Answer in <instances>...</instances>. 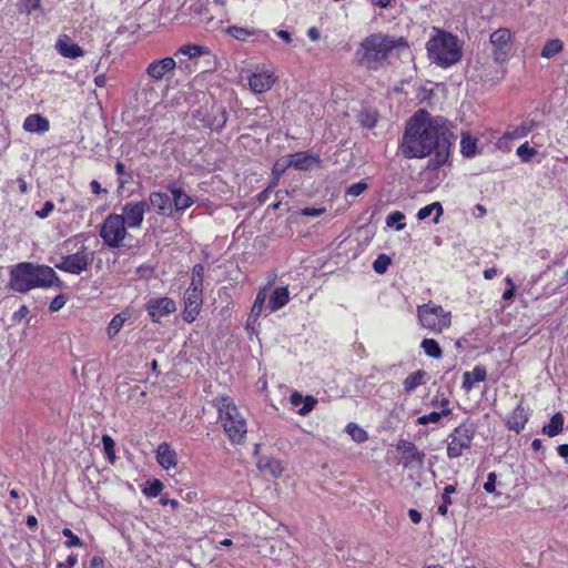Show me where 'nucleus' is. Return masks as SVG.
Listing matches in <instances>:
<instances>
[{
    "label": "nucleus",
    "mask_w": 568,
    "mask_h": 568,
    "mask_svg": "<svg viewBox=\"0 0 568 568\" xmlns=\"http://www.w3.org/2000/svg\"><path fill=\"white\" fill-rule=\"evenodd\" d=\"M455 140L456 136L445 118L432 115L420 109L407 121L399 151L406 159H425L434 155L427 163V169L434 171L448 161Z\"/></svg>",
    "instance_id": "nucleus-1"
},
{
    "label": "nucleus",
    "mask_w": 568,
    "mask_h": 568,
    "mask_svg": "<svg viewBox=\"0 0 568 568\" xmlns=\"http://www.w3.org/2000/svg\"><path fill=\"white\" fill-rule=\"evenodd\" d=\"M399 47H407L404 38L382 32L372 33L361 41L355 51V59L362 68L377 71L387 65L392 52Z\"/></svg>",
    "instance_id": "nucleus-2"
},
{
    "label": "nucleus",
    "mask_w": 568,
    "mask_h": 568,
    "mask_svg": "<svg viewBox=\"0 0 568 568\" xmlns=\"http://www.w3.org/2000/svg\"><path fill=\"white\" fill-rule=\"evenodd\" d=\"M9 285L16 292L27 293L37 287L59 286L60 278L50 266L22 262L10 270Z\"/></svg>",
    "instance_id": "nucleus-3"
},
{
    "label": "nucleus",
    "mask_w": 568,
    "mask_h": 568,
    "mask_svg": "<svg viewBox=\"0 0 568 568\" xmlns=\"http://www.w3.org/2000/svg\"><path fill=\"white\" fill-rule=\"evenodd\" d=\"M213 405L217 409L219 420L229 439L233 444L243 443L247 433L246 420L234 400L229 396H220L213 400Z\"/></svg>",
    "instance_id": "nucleus-4"
},
{
    "label": "nucleus",
    "mask_w": 568,
    "mask_h": 568,
    "mask_svg": "<svg viewBox=\"0 0 568 568\" xmlns=\"http://www.w3.org/2000/svg\"><path fill=\"white\" fill-rule=\"evenodd\" d=\"M434 31L426 44L429 58L443 68L457 63L462 58L457 37L436 28Z\"/></svg>",
    "instance_id": "nucleus-5"
},
{
    "label": "nucleus",
    "mask_w": 568,
    "mask_h": 568,
    "mask_svg": "<svg viewBox=\"0 0 568 568\" xmlns=\"http://www.w3.org/2000/svg\"><path fill=\"white\" fill-rule=\"evenodd\" d=\"M417 317L424 328L436 334L442 333L452 324V313L433 303L418 305Z\"/></svg>",
    "instance_id": "nucleus-6"
},
{
    "label": "nucleus",
    "mask_w": 568,
    "mask_h": 568,
    "mask_svg": "<svg viewBox=\"0 0 568 568\" xmlns=\"http://www.w3.org/2000/svg\"><path fill=\"white\" fill-rule=\"evenodd\" d=\"M99 235L109 248H120L129 235L124 219L118 213H110L102 222Z\"/></svg>",
    "instance_id": "nucleus-7"
},
{
    "label": "nucleus",
    "mask_w": 568,
    "mask_h": 568,
    "mask_svg": "<svg viewBox=\"0 0 568 568\" xmlns=\"http://www.w3.org/2000/svg\"><path fill=\"white\" fill-rule=\"evenodd\" d=\"M475 426L471 423H463L448 436L447 456L450 459L460 457L465 450L470 449L475 437Z\"/></svg>",
    "instance_id": "nucleus-8"
},
{
    "label": "nucleus",
    "mask_w": 568,
    "mask_h": 568,
    "mask_svg": "<svg viewBox=\"0 0 568 568\" xmlns=\"http://www.w3.org/2000/svg\"><path fill=\"white\" fill-rule=\"evenodd\" d=\"M94 260V252L82 245L79 251L73 254L62 255L54 266L69 274L79 275L88 271Z\"/></svg>",
    "instance_id": "nucleus-9"
},
{
    "label": "nucleus",
    "mask_w": 568,
    "mask_h": 568,
    "mask_svg": "<svg viewBox=\"0 0 568 568\" xmlns=\"http://www.w3.org/2000/svg\"><path fill=\"white\" fill-rule=\"evenodd\" d=\"M396 448L399 453L398 464L404 468L419 469L423 467L425 454L418 450L414 443L400 439Z\"/></svg>",
    "instance_id": "nucleus-10"
},
{
    "label": "nucleus",
    "mask_w": 568,
    "mask_h": 568,
    "mask_svg": "<svg viewBox=\"0 0 568 568\" xmlns=\"http://www.w3.org/2000/svg\"><path fill=\"white\" fill-rule=\"evenodd\" d=\"M148 210L149 203L146 201H131L123 205L120 216L124 219L128 229L138 230L142 226Z\"/></svg>",
    "instance_id": "nucleus-11"
},
{
    "label": "nucleus",
    "mask_w": 568,
    "mask_h": 568,
    "mask_svg": "<svg viewBox=\"0 0 568 568\" xmlns=\"http://www.w3.org/2000/svg\"><path fill=\"white\" fill-rule=\"evenodd\" d=\"M184 310H183V318L187 323H192L197 317L202 303H203V290L187 287L184 296Z\"/></svg>",
    "instance_id": "nucleus-12"
},
{
    "label": "nucleus",
    "mask_w": 568,
    "mask_h": 568,
    "mask_svg": "<svg viewBox=\"0 0 568 568\" xmlns=\"http://www.w3.org/2000/svg\"><path fill=\"white\" fill-rule=\"evenodd\" d=\"M145 310L152 322H159L176 311L175 302L170 297L151 298L145 304Z\"/></svg>",
    "instance_id": "nucleus-13"
},
{
    "label": "nucleus",
    "mask_w": 568,
    "mask_h": 568,
    "mask_svg": "<svg viewBox=\"0 0 568 568\" xmlns=\"http://www.w3.org/2000/svg\"><path fill=\"white\" fill-rule=\"evenodd\" d=\"M511 38L510 31L507 28H499L495 30L489 38L491 45L494 47V60L498 63H503L507 60L508 55V43Z\"/></svg>",
    "instance_id": "nucleus-14"
},
{
    "label": "nucleus",
    "mask_w": 568,
    "mask_h": 568,
    "mask_svg": "<svg viewBox=\"0 0 568 568\" xmlns=\"http://www.w3.org/2000/svg\"><path fill=\"white\" fill-rule=\"evenodd\" d=\"M176 67V62L171 57H165L163 59L154 60L146 67V75L152 81L162 80L165 74L172 72Z\"/></svg>",
    "instance_id": "nucleus-15"
},
{
    "label": "nucleus",
    "mask_w": 568,
    "mask_h": 568,
    "mask_svg": "<svg viewBox=\"0 0 568 568\" xmlns=\"http://www.w3.org/2000/svg\"><path fill=\"white\" fill-rule=\"evenodd\" d=\"M275 79L272 71H256L250 75L248 85L254 93H264L272 88Z\"/></svg>",
    "instance_id": "nucleus-16"
},
{
    "label": "nucleus",
    "mask_w": 568,
    "mask_h": 568,
    "mask_svg": "<svg viewBox=\"0 0 568 568\" xmlns=\"http://www.w3.org/2000/svg\"><path fill=\"white\" fill-rule=\"evenodd\" d=\"M226 110L222 105L213 104L211 111L206 113V116L201 119V123L214 131H220L226 123Z\"/></svg>",
    "instance_id": "nucleus-17"
},
{
    "label": "nucleus",
    "mask_w": 568,
    "mask_h": 568,
    "mask_svg": "<svg viewBox=\"0 0 568 568\" xmlns=\"http://www.w3.org/2000/svg\"><path fill=\"white\" fill-rule=\"evenodd\" d=\"M146 202L149 207L151 206L160 215L170 216L173 212L172 200L164 192H151Z\"/></svg>",
    "instance_id": "nucleus-18"
},
{
    "label": "nucleus",
    "mask_w": 568,
    "mask_h": 568,
    "mask_svg": "<svg viewBox=\"0 0 568 568\" xmlns=\"http://www.w3.org/2000/svg\"><path fill=\"white\" fill-rule=\"evenodd\" d=\"M58 52L69 59L80 58L84 54L83 49L73 42L68 36H62L55 43Z\"/></svg>",
    "instance_id": "nucleus-19"
},
{
    "label": "nucleus",
    "mask_w": 568,
    "mask_h": 568,
    "mask_svg": "<svg viewBox=\"0 0 568 568\" xmlns=\"http://www.w3.org/2000/svg\"><path fill=\"white\" fill-rule=\"evenodd\" d=\"M156 460L162 468L169 470L176 466V453L169 444L162 443L156 449Z\"/></svg>",
    "instance_id": "nucleus-20"
},
{
    "label": "nucleus",
    "mask_w": 568,
    "mask_h": 568,
    "mask_svg": "<svg viewBox=\"0 0 568 568\" xmlns=\"http://www.w3.org/2000/svg\"><path fill=\"white\" fill-rule=\"evenodd\" d=\"M290 403L292 406L297 408V413L301 416H305L314 409L317 404V399L313 396H303L302 394L294 392L290 396Z\"/></svg>",
    "instance_id": "nucleus-21"
},
{
    "label": "nucleus",
    "mask_w": 568,
    "mask_h": 568,
    "mask_svg": "<svg viewBox=\"0 0 568 568\" xmlns=\"http://www.w3.org/2000/svg\"><path fill=\"white\" fill-rule=\"evenodd\" d=\"M23 129L31 133H45L50 129L49 120L40 114H30L24 119Z\"/></svg>",
    "instance_id": "nucleus-22"
},
{
    "label": "nucleus",
    "mask_w": 568,
    "mask_h": 568,
    "mask_svg": "<svg viewBox=\"0 0 568 568\" xmlns=\"http://www.w3.org/2000/svg\"><path fill=\"white\" fill-rule=\"evenodd\" d=\"M320 159L317 155L311 154L308 152H297L291 155V159L287 163L290 166H294L297 170H307L313 164L318 163Z\"/></svg>",
    "instance_id": "nucleus-23"
},
{
    "label": "nucleus",
    "mask_w": 568,
    "mask_h": 568,
    "mask_svg": "<svg viewBox=\"0 0 568 568\" xmlns=\"http://www.w3.org/2000/svg\"><path fill=\"white\" fill-rule=\"evenodd\" d=\"M487 377V372L484 366H475L473 371L465 372L463 375V388L469 392L475 384L484 382Z\"/></svg>",
    "instance_id": "nucleus-24"
},
{
    "label": "nucleus",
    "mask_w": 568,
    "mask_h": 568,
    "mask_svg": "<svg viewBox=\"0 0 568 568\" xmlns=\"http://www.w3.org/2000/svg\"><path fill=\"white\" fill-rule=\"evenodd\" d=\"M290 301L287 287H277L268 298L267 307L271 312H276L284 307Z\"/></svg>",
    "instance_id": "nucleus-25"
},
{
    "label": "nucleus",
    "mask_w": 568,
    "mask_h": 568,
    "mask_svg": "<svg viewBox=\"0 0 568 568\" xmlns=\"http://www.w3.org/2000/svg\"><path fill=\"white\" fill-rule=\"evenodd\" d=\"M170 191L173 196V199H171L173 209H175L176 211H184L189 209L191 205H193V199L189 194H186L181 187L172 186L170 187Z\"/></svg>",
    "instance_id": "nucleus-26"
},
{
    "label": "nucleus",
    "mask_w": 568,
    "mask_h": 568,
    "mask_svg": "<svg viewBox=\"0 0 568 568\" xmlns=\"http://www.w3.org/2000/svg\"><path fill=\"white\" fill-rule=\"evenodd\" d=\"M527 423V415L525 413V409L520 406L514 409L511 415L508 417L507 426L509 429L515 430L516 433H519L521 429H524L525 425Z\"/></svg>",
    "instance_id": "nucleus-27"
},
{
    "label": "nucleus",
    "mask_w": 568,
    "mask_h": 568,
    "mask_svg": "<svg viewBox=\"0 0 568 568\" xmlns=\"http://www.w3.org/2000/svg\"><path fill=\"white\" fill-rule=\"evenodd\" d=\"M427 373L423 369H418L413 374H409L403 382L404 392L409 395L424 383Z\"/></svg>",
    "instance_id": "nucleus-28"
},
{
    "label": "nucleus",
    "mask_w": 568,
    "mask_h": 568,
    "mask_svg": "<svg viewBox=\"0 0 568 568\" xmlns=\"http://www.w3.org/2000/svg\"><path fill=\"white\" fill-rule=\"evenodd\" d=\"M564 415L561 413H556L551 417L550 422L542 427V434L549 437L559 435L564 429Z\"/></svg>",
    "instance_id": "nucleus-29"
},
{
    "label": "nucleus",
    "mask_w": 568,
    "mask_h": 568,
    "mask_svg": "<svg viewBox=\"0 0 568 568\" xmlns=\"http://www.w3.org/2000/svg\"><path fill=\"white\" fill-rule=\"evenodd\" d=\"M462 153L466 158H473L476 154L477 139L470 133H463L460 139Z\"/></svg>",
    "instance_id": "nucleus-30"
},
{
    "label": "nucleus",
    "mask_w": 568,
    "mask_h": 568,
    "mask_svg": "<svg viewBox=\"0 0 568 568\" xmlns=\"http://www.w3.org/2000/svg\"><path fill=\"white\" fill-rule=\"evenodd\" d=\"M158 99V92L151 81L141 85L138 93V100L143 104H150Z\"/></svg>",
    "instance_id": "nucleus-31"
},
{
    "label": "nucleus",
    "mask_w": 568,
    "mask_h": 568,
    "mask_svg": "<svg viewBox=\"0 0 568 568\" xmlns=\"http://www.w3.org/2000/svg\"><path fill=\"white\" fill-rule=\"evenodd\" d=\"M420 347L423 348L424 353L435 359H439L443 356V351L434 338H424Z\"/></svg>",
    "instance_id": "nucleus-32"
},
{
    "label": "nucleus",
    "mask_w": 568,
    "mask_h": 568,
    "mask_svg": "<svg viewBox=\"0 0 568 568\" xmlns=\"http://www.w3.org/2000/svg\"><path fill=\"white\" fill-rule=\"evenodd\" d=\"M266 298H267V290H266V287H264L258 291V293L255 297V301L252 305V308H251L250 318H252L254 322L260 317Z\"/></svg>",
    "instance_id": "nucleus-33"
},
{
    "label": "nucleus",
    "mask_w": 568,
    "mask_h": 568,
    "mask_svg": "<svg viewBox=\"0 0 568 568\" xmlns=\"http://www.w3.org/2000/svg\"><path fill=\"white\" fill-rule=\"evenodd\" d=\"M564 48L562 41L559 39H552L545 43L540 54L542 58L550 59L558 54Z\"/></svg>",
    "instance_id": "nucleus-34"
},
{
    "label": "nucleus",
    "mask_w": 568,
    "mask_h": 568,
    "mask_svg": "<svg viewBox=\"0 0 568 568\" xmlns=\"http://www.w3.org/2000/svg\"><path fill=\"white\" fill-rule=\"evenodd\" d=\"M450 408H444L440 412H432L417 418L418 425L436 424L442 417L450 415Z\"/></svg>",
    "instance_id": "nucleus-35"
},
{
    "label": "nucleus",
    "mask_w": 568,
    "mask_h": 568,
    "mask_svg": "<svg viewBox=\"0 0 568 568\" xmlns=\"http://www.w3.org/2000/svg\"><path fill=\"white\" fill-rule=\"evenodd\" d=\"M205 267L203 264H195L192 268V277L190 287L203 290V280H204Z\"/></svg>",
    "instance_id": "nucleus-36"
},
{
    "label": "nucleus",
    "mask_w": 568,
    "mask_h": 568,
    "mask_svg": "<svg viewBox=\"0 0 568 568\" xmlns=\"http://www.w3.org/2000/svg\"><path fill=\"white\" fill-rule=\"evenodd\" d=\"M537 153L538 151L529 146L528 142L523 143L516 150V154L523 163H529Z\"/></svg>",
    "instance_id": "nucleus-37"
},
{
    "label": "nucleus",
    "mask_w": 568,
    "mask_h": 568,
    "mask_svg": "<svg viewBox=\"0 0 568 568\" xmlns=\"http://www.w3.org/2000/svg\"><path fill=\"white\" fill-rule=\"evenodd\" d=\"M126 321V316L124 314H116L108 325L106 334L110 338L114 337L122 328L123 324Z\"/></svg>",
    "instance_id": "nucleus-38"
},
{
    "label": "nucleus",
    "mask_w": 568,
    "mask_h": 568,
    "mask_svg": "<svg viewBox=\"0 0 568 568\" xmlns=\"http://www.w3.org/2000/svg\"><path fill=\"white\" fill-rule=\"evenodd\" d=\"M434 210L437 211V216L435 217V222L437 223L438 217L443 214V206L439 202H434L429 205L422 207L417 212V219L420 221L427 219L428 216H430V214L433 213Z\"/></svg>",
    "instance_id": "nucleus-39"
},
{
    "label": "nucleus",
    "mask_w": 568,
    "mask_h": 568,
    "mask_svg": "<svg viewBox=\"0 0 568 568\" xmlns=\"http://www.w3.org/2000/svg\"><path fill=\"white\" fill-rule=\"evenodd\" d=\"M346 432L356 443H364L368 438L366 430L355 423H349L346 426Z\"/></svg>",
    "instance_id": "nucleus-40"
},
{
    "label": "nucleus",
    "mask_w": 568,
    "mask_h": 568,
    "mask_svg": "<svg viewBox=\"0 0 568 568\" xmlns=\"http://www.w3.org/2000/svg\"><path fill=\"white\" fill-rule=\"evenodd\" d=\"M206 50L207 49L205 47H201V45H196V44H187V45L181 47L179 49L178 53L187 55L190 58H196V57L204 54L206 52Z\"/></svg>",
    "instance_id": "nucleus-41"
},
{
    "label": "nucleus",
    "mask_w": 568,
    "mask_h": 568,
    "mask_svg": "<svg viewBox=\"0 0 568 568\" xmlns=\"http://www.w3.org/2000/svg\"><path fill=\"white\" fill-rule=\"evenodd\" d=\"M404 220L405 215L399 211H395L386 217V225L389 227L395 226L397 231H402L405 227Z\"/></svg>",
    "instance_id": "nucleus-42"
},
{
    "label": "nucleus",
    "mask_w": 568,
    "mask_h": 568,
    "mask_svg": "<svg viewBox=\"0 0 568 568\" xmlns=\"http://www.w3.org/2000/svg\"><path fill=\"white\" fill-rule=\"evenodd\" d=\"M390 263L392 261L389 256H387L386 254H381L374 261L373 268L376 273L384 274L388 270Z\"/></svg>",
    "instance_id": "nucleus-43"
},
{
    "label": "nucleus",
    "mask_w": 568,
    "mask_h": 568,
    "mask_svg": "<svg viewBox=\"0 0 568 568\" xmlns=\"http://www.w3.org/2000/svg\"><path fill=\"white\" fill-rule=\"evenodd\" d=\"M367 187H368V184L364 181L354 183L346 189L345 195L352 196V197L359 196L367 190Z\"/></svg>",
    "instance_id": "nucleus-44"
},
{
    "label": "nucleus",
    "mask_w": 568,
    "mask_h": 568,
    "mask_svg": "<svg viewBox=\"0 0 568 568\" xmlns=\"http://www.w3.org/2000/svg\"><path fill=\"white\" fill-rule=\"evenodd\" d=\"M62 535L67 538L64 545L68 547V548H71V547H82L83 546V542L81 541V539L75 536L71 529L69 528H63L62 529Z\"/></svg>",
    "instance_id": "nucleus-45"
},
{
    "label": "nucleus",
    "mask_w": 568,
    "mask_h": 568,
    "mask_svg": "<svg viewBox=\"0 0 568 568\" xmlns=\"http://www.w3.org/2000/svg\"><path fill=\"white\" fill-rule=\"evenodd\" d=\"M163 490V484L159 479H154L148 487L143 489V494L148 497H156Z\"/></svg>",
    "instance_id": "nucleus-46"
},
{
    "label": "nucleus",
    "mask_w": 568,
    "mask_h": 568,
    "mask_svg": "<svg viewBox=\"0 0 568 568\" xmlns=\"http://www.w3.org/2000/svg\"><path fill=\"white\" fill-rule=\"evenodd\" d=\"M226 31L233 38L242 41L246 40L252 34L250 30L236 26L229 27Z\"/></svg>",
    "instance_id": "nucleus-47"
},
{
    "label": "nucleus",
    "mask_w": 568,
    "mask_h": 568,
    "mask_svg": "<svg viewBox=\"0 0 568 568\" xmlns=\"http://www.w3.org/2000/svg\"><path fill=\"white\" fill-rule=\"evenodd\" d=\"M532 129V124H521L514 129V131L508 132L506 135L509 139H520L526 136Z\"/></svg>",
    "instance_id": "nucleus-48"
},
{
    "label": "nucleus",
    "mask_w": 568,
    "mask_h": 568,
    "mask_svg": "<svg viewBox=\"0 0 568 568\" xmlns=\"http://www.w3.org/2000/svg\"><path fill=\"white\" fill-rule=\"evenodd\" d=\"M102 444L105 455L109 457L110 460H113L115 458L114 456V440L109 435L102 436Z\"/></svg>",
    "instance_id": "nucleus-49"
},
{
    "label": "nucleus",
    "mask_w": 568,
    "mask_h": 568,
    "mask_svg": "<svg viewBox=\"0 0 568 568\" xmlns=\"http://www.w3.org/2000/svg\"><path fill=\"white\" fill-rule=\"evenodd\" d=\"M67 303V296L64 294L57 295L50 303L49 310L50 312L60 311Z\"/></svg>",
    "instance_id": "nucleus-50"
},
{
    "label": "nucleus",
    "mask_w": 568,
    "mask_h": 568,
    "mask_svg": "<svg viewBox=\"0 0 568 568\" xmlns=\"http://www.w3.org/2000/svg\"><path fill=\"white\" fill-rule=\"evenodd\" d=\"M496 479H497V475L495 473H489L487 475V480L486 483L484 484V489L488 493V494H496Z\"/></svg>",
    "instance_id": "nucleus-51"
},
{
    "label": "nucleus",
    "mask_w": 568,
    "mask_h": 568,
    "mask_svg": "<svg viewBox=\"0 0 568 568\" xmlns=\"http://www.w3.org/2000/svg\"><path fill=\"white\" fill-rule=\"evenodd\" d=\"M54 209V204L50 201L45 202L43 207L36 212V215L40 219H45Z\"/></svg>",
    "instance_id": "nucleus-52"
},
{
    "label": "nucleus",
    "mask_w": 568,
    "mask_h": 568,
    "mask_svg": "<svg viewBox=\"0 0 568 568\" xmlns=\"http://www.w3.org/2000/svg\"><path fill=\"white\" fill-rule=\"evenodd\" d=\"M78 562L77 555H70L64 562H58L57 568H71Z\"/></svg>",
    "instance_id": "nucleus-53"
},
{
    "label": "nucleus",
    "mask_w": 568,
    "mask_h": 568,
    "mask_svg": "<svg viewBox=\"0 0 568 568\" xmlns=\"http://www.w3.org/2000/svg\"><path fill=\"white\" fill-rule=\"evenodd\" d=\"M456 491V487L454 485H447L444 488L443 493V501H446V504H452L450 495Z\"/></svg>",
    "instance_id": "nucleus-54"
},
{
    "label": "nucleus",
    "mask_w": 568,
    "mask_h": 568,
    "mask_svg": "<svg viewBox=\"0 0 568 568\" xmlns=\"http://www.w3.org/2000/svg\"><path fill=\"white\" fill-rule=\"evenodd\" d=\"M324 209H316V207H305L302 210V215L305 216H320L324 213Z\"/></svg>",
    "instance_id": "nucleus-55"
},
{
    "label": "nucleus",
    "mask_w": 568,
    "mask_h": 568,
    "mask_svg": "<svg viewBox=\"0 0 568 568\" xmlns=\"http://www.w3.org/2000/svg\"><path fill=\"white\" fill-rule=\"evenodd\" d=\"M40 4L41 0H24V7L28 12L39 9Z\"/></svg>",
    "instance_id": "nucleus-56"
},
{
    "label": "nucleus",
    "mask_w": 568,
    "mask_h": 568,
    "mask_svg": "<svg viewBox=\"0 0 568 568\" xmlns=\"http://www.w3.org/2000/svg\"><path fill=\"white\" fill-rule=\"evenodd\" d=\"M29 313V310L27 306H21L17 312L13 313V321H21L23 317L27 316V314Z\"/></svg>",
    "instance_id": "nucleus-57"
},
{
    "label": "nucleus",
    "mask_w": 568,
    "mask_h": 568,
    "mask_svg": "<svg viewBox=\"0 0 568 568\" xmlns=\"http://www.w3.org/2000/svg\"><path fill=\"white\" fill-rule=\"evenodd\" d=\"M288 166L287 164H283L281 165L278 162L275 163L274 168H273V174L275 175V181L274 183H276V181L278 180V178L283 174L285 168Z\"/></svg>",
    "instance_id": "nucleus-58"
},
{
    "label": "nucleus",
    "mask_w": 568,
    "mask_h": 568,
    "mask_svg": "<svg viewBox=\"0 0 568 568\" xmlns=\"http://www.w3.org/2000/svg\"><path fill=\"white\" fill-rule=\"evenodd\" d=\"M90 186L93 194L106 193V190L102 189L97 180L91 181Z\"/></svg>",
    "instance_id": "nucleus-59"
},
{
    "label": "nucleus",
    "mask_w": 568,
    "mask_h": 568,
    "mask_svg": "<svg viewBox=\"0 0 568 568\" xmlns=\"http://www.w3.org/2000/svg\"><path fill=\"white\" fill-rule=\"evenodd\" d=\"M408 516L414 524H418L422 520V515L416 509H409Z\"/></svg>",
    "instance_id": "nucleus-60"
},
{
    "label": "nucleus",
    "mask_w": 568,
    "mask_h": 568,
    "mask_svg": "<svg viewBox=\"0 0 568 568\" xmlns=\"http://www.w3.org/2000/svg\"><path fill=\"white\" fill-rule=\"evenodd\" d=\"M160 503L162 505H170L173 509H176L180 506V503L176 499H169L168 497H161Z\"/></svg>",
    "instance_id": "nucleus-61"
},
{
    "label": "nucleus",
    "mask_w": 568,
    "mask_h": 568,
    "mask_svg": "<svg viewBox=\"0 0 568 568\" xmlns=\"http://www.w3.org/2000/svg\"><path fill=\"white\" fill-rule=\"evenodd\" d=\"M103 559L99 556H94L90 561V568H103Z\"/></svg>",
    "instance_id": "nucleus-62"
},
{
    "label": "nucleus",
    "mask_w": 568,
    "mask_h": 568,
    "mask_svg": "<svg viewBox=\"0 0 568 568\" xmlns=\"http://www.w3.org/2000/svg\"><path fill=\"white\" fill-rule=\"evenodd\" d=\"M498 274V270L496 267H490L484 271V277L486 280H491Z\"/></svg>",
    "instance_id": "nucleus-63"
},
{
    "label": "nucleus",
    "mask_w": 568,
    "mask_h": 568,
    "mask_svg": "<svg viewBox=\"0 0 568 568\" xmlns=\"http://www.w3.org/2000/svg\"><path fill=\"white\" fill-rule=\"evenodd\" d=\"M557 452L560 457L567 458L568 457V444H561L557 447Z\"/></svg>",
    "instance_id": "nucleus-64"
}]
</instances>
